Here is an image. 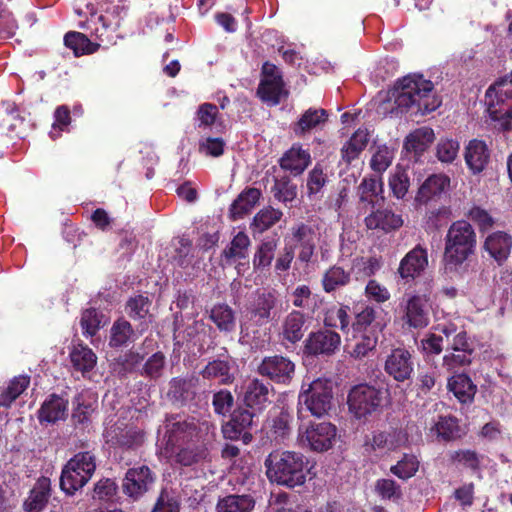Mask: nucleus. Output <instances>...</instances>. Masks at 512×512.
Masks as SVG:
<instances>
[{"instance_id":"49530a36","label":"nucleus","mask_w":512,"mask_h":512,"mask_svg":"<svg viewBox=\"0 0 512 512\" xmlns=\"http://www.w3.org/2000/svg\"><path fill=\"white\" fill-rule=\"evenodd\" d=\"M483 455L475 450L459 449L448 453V461L457 468L468 469L473 473L480 471Z\"/></svg>"},{"instance_id":"5701e85b","label":"nucleus","mask_w":512,"mask_h":512,"mask_svg":"<svg viewBox=\"0 0 512 512\" xmlns=\"http://www.w3.org/2000/svg\"><path fill=\"white\" fill-rule=\"evenodd\" d=\"M258 414L249 408L238 407L229 415V421L222 425V433L224 438L230 440H238L245 429H251L253 419Z\"/></svg>"},{"instance_id":"3c124183","label":"nucleus","mask_w":512,"mask_h":512,"mask_svg":"<svg viewBox=\"0 0 512 512\" xmlns=\"http://www.w3.org/2000/svg\"><path fill=\"white\" fill-rule=\"evenodd\" d=\"M192 379L173 377L168 383L167 399L174 405H183L191 397Z\"/></svg>"},{"instance_id":"680f3d73","label":"nucleus","mask_w":512,"mask_h":512,"mask_svg":"<svg viewBox=\"0 0 512 512\" xmlns=\"http://www.w3.org/2000/svg\"><path fill=\"white\" fill-rule=\"evenodd\" d=\"M419 469V460L413 454H404L401 460L391 466L390 471L396 477L407 480L413 477Z\"/></svg>"},{"instance_id":"f257e3e1","label":"nucleus","mask_w":512,"mask_h":512,"mask_svg":"<svg viewBox=\"0 0 512 512\" xmlns=\"http://www.w3.org/2000/svg\"><path fill=\"white\" fill-rule=\"evenodd\" d=\"M394 104L400 113L411 116H425L442 104L431 80L422 74H408L398 79L392 90Z\"/></svg>"},{"instance_id":"4be33fe9","label":"nucleus","mask_w":512,"mask_h":512,"mask_svg":"<svg viewBox=\"0 0 512 512\" xmlns=\"http://www.w3.org/2000/svg\"><path fill=\"white\" fill-rule=\"evenodd\" d=\"M381 176H365L357 187L359 203L363 208L374 209L385 200Z\"/></svg>"},{"instance_id":"338daca9","label":"nucleus","mask_w":512,"mask_h":512,"mask_svg":"<svg viewBox=\"0 0 512 512\" xmlns=\"http://www.w3.org/2000/svg\"><path fill=\"white\" fill-rule=\"evenodd\" d=\"M103 315L95 308H88L81 314L80 325L85 336L93 337L101 327Z\"/></svg>"},{"instance_id":"1a4fd4ad","label":"nucleus","mask_w":512,"mask_h":512,"mask_svg":"<svg viewBox=\"0 0 512 512\" xmlns=\"http://www.w3.org/2000/svg\"><path fill=\"white\" fill-rule=\"evenodd\" d=\"M487 111L494 121L512 119V71L486 91Z\"/></svg>"},{"instance_id":"bf43d9fd","label":"nucleus","mask_w":512,"mask_h":512,"mask_svg":"<svg viewBox=\"0 0 512 512\" xmlns=\"http://www.w3.org/2000/svg\"><path fill=\"white\" fill-rule=\"evenodd\" d=\"M166 365V356L163 352L157 351L153 353L140 369L141 376L151 380L159 379L164 372Z\"/></svg>"},{"instance_id":"de8ad7c7","label":"nucleus","mask_w":512,"mask_h":512,"mask_svg":"<svg viewBox=\"0 0 512 512\" xmlns=\"http://www.w3.org/2000/svg\"><path fill=\"white\" fill-rule=\"evenodd\" d=\"M435 140V134L430 127H421L415 129L407 135L404 142V147L409 152L421 154L424 152Z\"/></svg>"},{"instance_id":"9d476101","label":"nucleus","mask_w":512,"mask_h":512,"mask_svg":"<svg viewBox=\"0 0 512 512\" xmlns=\"http://www.w3.org/2000/svg\"><path fill=\"white\" fill-rule=\"evenodd\" d=\"M337 428L330 422H310L304 431L299 432L302 447L313 452H326L335 443Z\"/></svg>"},{"instance_id":"f8f14e48","label":"nucleus","mask_w":512,"mask_h":512,"mask_svg":"<svg viewBox=\"0 0 512 512\" xmlns=\"http://www.w3.org/2000/svg\"><path fill=\"white\" fill-rule=\"evenodd\" d=\"M295 363L281 354L265 356L257 367V373L276 384L289 385L295 376Z\"/></svg>"},{"instance_id":"4d7b16f0","label":"nucleus","mask_w":512,"mask_h":512,"mask_svg":"<svg viewBox=\"0 0 512 512\" xmlns=\"http://www.w3.org/2000/svg\"><path fill=\"white\" fill-rule=\"evenodd\" d=\"M444 338L445 336L442 333L435 330L424 335L420 341L419 349L425 359H431L443 352Z\"/></svg>"},{"instance_id":"a18cd8bd","label":"nucleus","mask_w":512,"mask_h":512,"mask_svg":"<svg viewBox=\"0 0 512 512\" xmlns=\"http://www.w3.org/2000/svg\"><path fill=\"white\" fill-rule=\"evenodd\" d=\"M209 319L222 333H231L235 330V312L228 304H215L210 310Z\"/></svg>"},{"instance_id":"72a5a7b5","label":"nucleus","mask_w":512,"mask_h":512,"mask_svg":"<svg viewBox=\"0 0 512 512\" xmlns=\"http://www.w3.org/2000/svg\"><path fill=\"white\" fill-rule=\"evenodd\" d=\"M171 452L174 453L175 462L185 467L201 463L208 455L205 442L181 444L179 448H175Z\"/></svg>"},{"instance_id":"393cba45","label":"nucleus","mask_w":512,"mask_h":512,"mask_svg":"<svg viewBox=\"0 0 512 512\" xmlns=\"http://www.w3.org/2000/svg\"><path fill=\"white\" fill-rule=\"evenodd\" d=\"M145 332H139L138 326L134 328L131 322L124 317L117 318L111 328L109 336V346L114 349L128 346L135 342Z\"/></svg>"},{"instance_id":"423d86ee","label":"nucleus","mask_w":512,"mask_h":512,"mask_svg":"<svg viewBox=\"0 0 512 512\" xmlns=\"http://www.w3.org/2000/svg\"><path fill=\"white\" fill-rule=\"evenodd\" d=\"M96 470V458L90 451L75 454L63 467L60 488L68 496H73L83 488Z\"/></svg>"},{"instance_id":"6e6d98bb","label":"nucleus","mask_w":512,"mask_h":512,"mask_svg":"<svg viewBox=\"0 0 512 512\" xmlns=\"http://www.w3.org/2000/svg\"><path fill=\"white\" fill-rule=\"evenodd\" d=\"M293 416L285 409H281L279 413L273 415L269 419V432L275 440L285 439L291 432V422Z\"/></svg>"},{"instance_id":"cd10ccee","label":"nucleus","mask_w":512,"mask_h":512,"mask_svg":"<svg viewBox=\"0 0 512 512\" xmlns=\"http://www.w3.org/2000/svg\"><path fill=\"white\" fill-rule=\"evenodd\" d=\"M203 379L217 381L220 385H230L235 380L232 362L227 356L226 359H213L209 361L200 371Z\"/></svg>"},{"instance_id":"4c0bfd02","label":"nucleus","mask_w":512,"mask_h":512,"mask_svg":"<svg viewBox=\"0 0 512 512\" xmlns=\"http://www.w3.org/2000/svg\"><path fill=\"white\" fill-rule=\"evenodd\" d=\"M407 442V433L402 429L393 428L390 431H378L372 436L371 447L375 450L394 451Z\"/></svg>"},{"instance_id":"412c9836","label":"nucleus","mask_w":512,"mask_h":512,"mask_svg":"<svg viewBox=\"0 0 512 512\" xmlns=\"http://www.w3.org/2000/svg\"><path fill=\"white\" fill-rule=\"evenodd\" d=\"M450 177L444 173L432 174L426 178L418 189L415 200L420 204L438 201L450 189Z\"/></svg>"},{"instance_id":"7ed1b4c3","label":"nucleus","mask_w":512,"mask_h":512,"mask_svg":"<svg viewBox=\"0 0 512 512\" xmlns=\"http://www.w3.org/2000/svg\"><path fill=\"white\" fill-rule=\"evenodd\" d=\"M166 448L173 450L181 444L205 442L213 439L216 424L209 420L200 421L192 416L179 413L166 414L163 421Z\"/></svg>"},{"instance_id":"9b49d317","label":"nucleus","mask_w":512,"mask_h":512,"mask_svg":"<svg viewBox=\"0 0 512 512\" xmlns=\"http://www.w3.org/2000/svg\"><path fill=\"white\" fill-rule=\"evenodd\" d=\"M156 473L145 464L129 468L122 479V492L133 501L139 500L154 487Z\"/></svg>"},{"instance_id":"aec40b11","label":"nucleus","mask_w":512,"mask_h":512,"mask_svg":"<svg viewBox=\"0 0 512 512\" xmlns=\"http://www.w3.org/2000/svg\"><path fill=\"white\" fill-rule=\"evenodd\" d=\"M107 442L114 448L125 450H137L140 448L146 438L144 430L135 426H126L124 428L115 427L107 433Z\"/></svg>"},{"instance_id":"c756f323","label":"nucleus","mask_w":512,"mask_h":512,"mask_svg":"<svg viewBox=\"0 0 512 512\" xmlns=\"http://www.w3.org/2000/svg\"><path fill=\"white\" fill-rule=\"evenodd\" d=\"M51 496V483L48 478L39 479L30 490L28 497L23 502L25 512H42Z\"/></svg>"},{"instance_id":"6ab92c4d","label":"nucleus","mask_w":512,"mask_h":512,"mask_svg":"<svg viewBox=\"0 0 512 512\" xmlns=\"http://www.w3.org/2000/svg\"><path fill=\"white\" fill-rule=\"evenodd\" d=\"M365 226L369 230H381L385 233L398 230L403 225V218L389 207H378L371 209V212L364 219Z\"/></svg>"},{"instance_id":"c9c22d12","label":"nucleus","mask_w":512,"mask_h":512,"mask_svg":"<svg viewBox=\"0 0 512 512\" xmlns=\"http://www.w3.org/2000/svg\"><path fill=\"white\" fill-rule=\"evenodd\" d=\"M328 112L323 108H309L293 126L296 136L303 137L314 129L322 127L328 121Z\"/></svg>"},{"instance_id":"8fccbe9b","label":"nucleus","mask_w":512,"mask_h":512,"mask_svg":"<svg viewBox=\"0 0 512 512\" xmlns=\"http://www.w3.org/2000/svg\"><path fill=\"white\" fill-rule=\"evenodd\" d=\"M251 245L248 235L239 231L231 240L230 245L222 252V257L227 264H232L236 260H247L248 248Z\"/></svg>"},{"instance_id":"2eb2a0df","label":"nucleus","mask_w":512,"mask_h":512,"mask_svg":"<svg viewBox=\"0 0 512 512\" xmlns=\"http://www.w3.org/2000/svg\"><path fill=\"white\" fill-rule=\"evenodd\" d=\"M341 343L340 335L332 330L311 332L304 342L303 352L310 356L333 355Z\"/></svg>"},{"instance_id":"603ef678","label":"nucleus","mask_w":512,"mask_h":512,"mask_svg":"<svg viewBox=\"0 0 512 512\" xmlns=\"http://www.w3.org/2000/svg\"><path fill=\"white\" fill-rule=\"evenodd\" d=\"M381 332H352V338L355 344L350 352L351 357L355 359H363L370 352L375 350L379 334Z\"/></svg>"},{"instance_id":"7c9ffc66","label":"nucleus","mask_w":512,"mask_h":512,"mask_svg":"<svg viewBox=\"0 0 512 512\" xmlns=\"http://www.w3.org/2000/svg\"><path fill=\"white\" fill-rule=\"evenodd\" d=\"M260 197L261 191L258 188H245L230 205V219L236 221L249 214L258 203Z\"/></svg>"},{"instance_id":"79ce46f5","label":"nucleus","mask_w":512,"mask_h":512,"mask_svg":"<svg viewBox=\"0 0 512 512\" xmlns=\"http://www.w3.org/2000/svg\"><path fill=\"white\" fill-rule=\"evenodd\" d=\"M255 504L250 494H229L218 499L216 512H251Z\"/></svg>"},{"instance_id":"a211bd4d","label":"nucleus","mask_w":512,"mask_h":512,"mask_svg":"<svg viewBox=\"0 0 512 512\" xmlns=\"http://www.w3.org/2000/svg\"><path fill=\"white\" fill-rule=\"evenodd\" d=\"M427 266V249L418 244L401 259L398 274L408 282L418 277Z\"/></svg>"},{"instance_id":"6e6552de","label":"nucleus","mask_w":512,"mask_h":512,"mask_svg":"<svg viewBox=\"0 0 512 512\" xmlns=\"http://www.w3.org/2000/svg\"><path fill=\"white\" fill-rule=\"evenodd\" d=\"M333 391L329 380L316 379L307 385H302L298 396V404L304 406L311 415L322 417L332 406Z\"/></svg>"},{"instance_id":"58836bf2","label":"nucleus","mask_w":512,"mask_h":512,"mask_svg":"<svg viewBox=\"0 0 512 512\" xmlns=\"http://www.w3.org/2000/svg\"><path fill=\"white\" fill-rule=\"evenodd\" d=\"M277 78L278 80L260 79L257 88V96L271 106L280 104L282 97L288 96L283 77Z\"/></svg>"},{"instance_id":"f03ea898","label":"nucleus","mask_w":512,"mask_h":512,"mask_svg":"<svg viewBox=\"0 0 512 512\" xmlns=\"http://www.w3.org/2000/svg\"><path fill=\"white\" fill-rule=\"evenodd\" d=\"M264 465L272 483L288 488L304 485L309 473V459L296 451L274 450L268 454Z\"/></svg>"},{"instance_id":"4468645a","label":"nucleus","mask_w":512,"mask_h":512,"mask_svg":"<svg viewBox=\"0 0 512 512\" xmlns=\"http://www.w3.org/2000/svg\"><path fill=\"white\" fill-rule=\"evenodd\" d=\"M384 371L396 382L409 380L414 372L412 353L404 347L392 349L385 359Z\"/></svg>"},{"instance_id":"a878e982","label":"nucleus","mask_w":512,"mask_h":512,"mask_svg":"<svg viewBox=\"0 0 512 512\" xmlns=\"http://www.w3.org/2000/svg\"><path fill=\"white\" fill-rule=\"evenodd\" d=\"M464 160L472 174L481 173L489 163L490 150L483 140L472 139L465 146Z\"/></svg>"},{"instance_id":"864d4df0","label":"nucleus","mask_w":512,"mask_h":512,"mask_svg":"<svg viewBox=\"0 0 512 512\" xmlns=\"http://www.w3.org/2000/svg\"><path fill=\"white\" fill-rule=\"evenodd\" d=\"M282 216L283 212L279 209L271 206L263 208L255 214L250 224V229L253 234H262L279 222Z\"/></svg>"},{"instance_id":"e433bc0d","label":"nucleus","mask_w":512,"mask_h":512,"mask_svg":"<svg viewBox=\"0 0 512 512\" xmlns=\"http://www.w3.org/2000/svg\"><path fill=\"white\" fill-rule=\"evenodd\" d=\"M447 388L462 404L472 403L477 391L471 378L464 374H454L448 378Z\"/></svg>"},{"instance_id":"bb28decb","label":"nucleus","mask_w":512,"mask_h":512,"mask_svg":"<svg viewBox=\"0 0 512 512\" xmlns=\"http://www.w3.org/2000/svg\"><path fill=\"white\" fill-rule=\"evenodd\" d=\"M68 400L58 394H50L38 410L37 417L42 423H56L64 420L68 412Z\"/></svg>"},{"instance_id":"774afa93","label":"nucleus","mask_w":512,"mask_h":512,"mask_svg":"<svg viewBox=\"0 0 512 512\" xmlns=\"http://www.w3.org/2000/svg\"><path fill=\"white\" fill-rule=\"evenodd\" d=\"M436 432L438 437L445 441H452L460 437V427L458 420L453 416L440 417L436 423Z\"/></svg>"},{"instance_id":"39448f33","label":"nucleus","mask_w":512,"mask_h":512,"mask_svg":"<svg viewBox=\"0 0 512 512\" xmlns=\"http://www.w3.org/2000/svg\"><path fill=\"white\" fill-rule=\"evenodd\" d=\"M388 396V389L369 384L355 385L348 393V409L356 419L367 420L382 410Z\"/></svg>"},{"instance_id":"5fc2aeb1","label":"nucleus","mask_w":512,"mask_h":512,"mask_svg":"<svg viewBox=\"0 0 512 512\" xmlns=\"http://www.w3.org/2000/svg\"><path fill=\"white\" fill-rule=\"evenodd\" d=\"M30 377L19 375L14 377L7 388L0 394V407L9 408L12 403L28 388Z\"/></svg>"},{"instance_id":"09e8293b","label":"nucleus","mask_w":512,"mask_h":512,"mask_svg":"<svg viewBox=\"0 0 512 512\" xmlns=\"http://www.w3.org/2000/svg\"><path fill=\"white\" fill-rule=\"evenodd\" d=\"M64 45L73 50L75 56L90 55L100 48L99 43L92 42L84 33L69 31L64 36Z\"/></svg>"},{"instance_id":"a19ab883","label":"nucleus","mask_w":512,"mask_h":512,"mask_svg":"<svg viewBox=\"0 0 512 512\" xmlns=\"http://www.w3.org/2000/svg\"><path fill=\"white\" fill-rule=\"evenodd\" d=\"M278 245V237H267L261 241L253 256L252 263L255 271L263 272L269 269Z\"/></svg>"},{"instance_id":"2f4dec72","label":"nucleus","mask_w":512,"mask_h":512,"mask_svg":"<svg viewBox=\"0 0 512 512\" xmlns=\"http://www.w3.org/2000/svg\"><path fill=\"white\" fill-rule=\"evenodd\" d=\"M310 163L309 151L295 145L287 150L279 160L280 167L283 170L290 171L294 176L301 175Z\"/></svg>"},{"instance_id":"ddd939ff","label":"nucleus","mask_w":512,"mask_h":512,"mask_svg":"<svg viewBox=\"0 0 512 512\" xmlns=\"http://www.w3.org/2000/svg\"><path fill=\"white\" fill-rule=\"evenodd\" d=\"M432 309L429 294H414L410 296L403 307L402 322L410 329H424L430 323Z\"/></svg>"},{"instance_id":"c85d7f7f","label":"nucleus","mask_w":512,"mask_h":512,"mask_svg":"<svg viewBox=\"0 0 512 512\" xmlns=\"http://www.w3.org/2000/svg\"><path fill=\"white\" fill-rule=\"evenodd\" d=\"M307 317L299 310H292L284 318L281 325V337L290 344L298 343L304 336Z\"/></svg>"},{"instance_id":"20e7f679","label":"nucleus","mask_w":512,"mask_h":512,"mask_svg":"<svg viewBox=\"0 0 512 512\" xmlns=\"http://www.w3.org/2000/svg\"><path fill=\"white\" fill-rule=\"evenodd\" d=\"M444 241L443 261L445 268L450 271L458 270L476 251V232L466 220L454 221Z\"/></svg>"},{"instance_id":"ea45409f","label":"nucleus","mask_w":512,"mask_h":512,"mask_svg":"<svg viewBox=\"0 0 512 512\" xmlns=\"http://www.w3.org/2000/svg\"><path fill=\"white\" fill-rule=\"evenodd\" d=\"M369 142V133L367 130L359 128L341 148V159L347 165L358 159L365 150Z\"/></svg>"},{"instance_id":"f3484780","label":"nucleus","mask_w":512,"mask_h":512,"mask_svg":"<svg viewBox=\"0 0 512 512\" xmlns=\"http://www.w3.org/2000/svg\"><path fill=\"white\" fill-rule=\"evenodd\" d=\"M152 298L147 294H137L127 299L124 310L127 316L136 322L139 332H146L152 322Z\"/></svg>"},{"instance_id":"f704fd0d","label":"nucleus","mask_w":512,"mask_h":512,"mask_svg":"<svg viewBox=\"0 0 512 512\" xmlns=\"http://www.w3.org/2000/svg\"><path fill=\"white\" fill-rule=\"evenodd\" d=\"M433 330L442 333L447 341L452 337V342L447 347V350L474 353L473 343L470 341L467 332L465 330L458 332V328L454 323L437 324L433 327Z\"/></svg>"},{"instance_id":"13d9d810","label":"nucleus","mask_w":512,"mask_h":512,"mask_svg":"<svg viewBox=\"0 0 512 512\" xmlns=\"http://www.w3.org/2000/svg\"><path fill=\"white\" fill-rule=\"evenodd\" d=\"M382 263L377 257H357L352 261V270L355 272L356 280H364L375 275L380 270Z\"/></svg>"},{"instance_id":"0eeeda50","label":"nucleus","mask_w":512,"mask_h":512,"mask_svg":"<svg viewBox=\"0 0 512 512\" xmlns=\"http://www.w3.org/2000/svg\"><path fill=\"white\" fill-rule=\"evenodd\" d=\"M276 303L277 298L272 292H258L246 308L248 320L240 325L241 337L256 338L257 328L271 320V312L276 307Z\"/></svg>"},{"instance_id":"dca6fc26","label":"nucleus","mask_w":512,"mask_h":512,"mask_svg":"<svg viewBox=\"0 0 512 512\" xmlns=\"http://www.w3.org/2000/svg\"><path fill=\"white\" fill-rule=\"evenodd\" d=\"M272 391L273 387L269 383L258 378L250 379L243 386V403L247 408L261 413L271 403Z\"/></svg>"},{"instance_id":"c03bdc74","label":"nucleus","mask_w":512,"mask_h":512,"mask_svg":"<svg viewBox=\"0 0 512 512\" xmlns=\"http://www.w3.org/2000/svg\"><path fill=\"white\" fill-rule=\"evenodd\" d=\"M69 357L73 368L81 372L83 376L93 370L97 363L96 354L84 344L74 345Z\"/></svg>"},{"instance_id":"37998d69","label":"nucleus","mask_w":512,"mask_h":512,"mask_svg":"<svg viewBox=\"0 0 512 512\" xmlns=\"http://www.w3.org/2000/svg\"><path fill=\"white\" fill-rule=\"evenodd\" d=\"M377 310L369 305H365L362 310L355 312L351 323L352 332H382L384 325L376 321Z\"/></svg>"},{"instance_id":"b1692460","label":"nucleus","mask_w":512,"mask_h":512,"mask_svg":"<svg viewBox=\"0 0 512 512\" xmlns=\"http://www.w3.org/2000/svg\"><path fill=\"white\" fill-rule=\"evenodd\" d=\"M483 248L498 265H502L510 256L512 236L504 231L492 232L486 237Z\"/></svg>"},{"instance_id":"0e129e2a","label":"nucleus","mask_w":512,"mask_h":512,"mask_svg":"<svg viewBox=\"0 0 512 512\" xmlns=\"http://www.w3.org/2000/svg\"><path fill=\"white\" fill-rule=\"evenodd\" d=\"M389 187L397 199H403L406 196L410 187V177L403 167H396L389 178Z\"/></svg>"},{"instance_id":"052dcab7","label":"nucleus","mask_w":512,"mask_h":512,"mask_svg":"<svg viewBox=\"0 0 512 512\" xmlns=\"http://www.w3.org/2000/svg\"><path fill=\"white\" fill-rule=\"evenodd\" d=\"M271 191L274 198L284 204L292 202L297 196V187L288 176L275 178Z\"/></svg>"},{"instance_id":"473e14b6","label":"nucleus","mask_w":512,"mask_h":512,"mask_svg":"<svg viewBox=\"0 0 512 512\" xmlns=\"http://www.w3.org/2000/svg\"><path fill=\"white\" fill-rule=\"evenodd\" d=\"M353 270H345L342 266L334 264L322 275L321 286L325 293L331 294L339 291L352 282Z\"/></svg>"},{"instance_id":"69168bd1","label":"nucleus","mask_w":512,"mask_h":512,"mask_svg":"<svg viewBox=\"0 0 512 512\" xmlns=\"http://www.w3.org/2000/svg\"><path fill=\"white\" fill-rule=\"evenodd\" d=\"M234 396L228 389H220L212 396V407L216 415L227 417L234 407Z\"/></svg>"},{"instance_id":"e2e57ef3","label":"nucleus","mask_w":512,"mask_h":512,"mask_svg":"<svg viewBox=\"0 0 512 512\" xmlns=\"http://www.w3.org/2000/svg\"><path fill=\"white\" fill-rule=\"evenodd\" d=\"M73 404L76 405L72 411V421L75 426L87 427L91 423V415L94 411L92 403L83 400L82 394L75 396Z\"/></svg>"}]
</instances>
